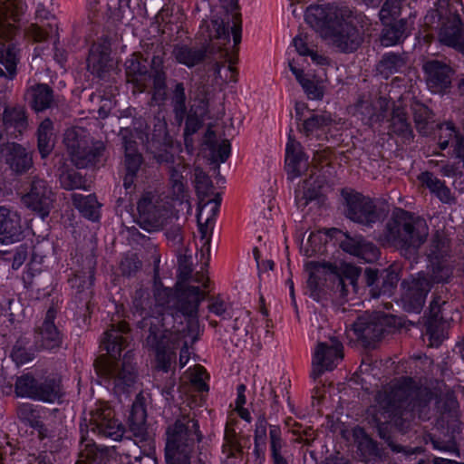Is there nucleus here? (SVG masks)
<instances>
[{
  "instance_id": "nucleus-1",
  "label": "nucleus",
  "mask_w": 464,
  "mask_h": 464,
  "mask_svg": "<svg viewBox=\"0 0 464 464\" xmlns=\"http://www.w3.org/2000/svg\"><path fill=\"white\" fill-rule=\"evenodd\" d=\"M431 392L421 389L411 377H403L388 390L376 394V414L372 417L377 434L396 453L403 447L395 442L393 430L403 431L407 427L406 415L430 403Z\"/></svg>"
},
{
  "instance_id": "nucleus-2",
  "label": "nucleus",
  "mask_w": 464,
  "mask_h": 464,
  "mask_svg": "<svg viewBox=\"0 0 464 464\" xmlns=\"http://www.w3.org/2000/svg\"><path fill=\"white\" fill-rule=\"evenodd\" d=\"M130 345V327L124 321L111 324L102 340L107 355L99 356L94 362L97 374L115 393L127 392L136 382L137 372L133 353L127 351L122 358H117Z\"/></svg>"
},
{
  "instance_id": "nucleus-3",
  "label": "nucleus",
  "mask_w": 464,
  "mask_h": 464,
  "mask_svg": "<svg viewBox=\"0 0 464 464\" xmlns=\"http://www.w3.org/2000/svg\"><path fill=\"white\" fill-rule=\"evenodd\" d=\"M158 305L161 306L160 304ZM163 306L168 307L166 304ZM150 309L149 295L142 289L136 291L132 303V312L134 314H137L142 316V319L138 323V326L148 333L145 337V344L156 353L158 368L168 372L175 357L172 336L174 334L184 331V329L180 330L175 325L171 327L169 325L175 316L180 317L182 315L180 313L167 308V312H157L159 314L154 316L153 313H150Z\"/></svg>"
},
{
  "instance_id": "nucleus-4",
  "label": "nucleus",
  "mask_w": 464,
  "mask_h": 464,
  "mask_svg": "<svg viewBox=\"0 0 464 464\" xmlns=\"http://www.w3.org/2000/svg\"><path fill=\"white\" fill-rule=\"evenodd\" d=\"M463 8L462 0H436L424 22L438 31L441 44L456 51L457 65L464 68V23L459 14Z\"/></svg>"
},
{
  "instance_id": "nucleus-5",
  "label": "nucleus",
  "mask_w": 464,
  "mask_h": 464,
  "mask_svg": "<svg viewBox=\"0 0 464 464\" xmlns=\"http://www.w3.org/2000/svg\"><path fill=\"white\" fill-rule=\"evenodd\" d=\"M353 11L346 3L321 5V39L323 31L333 44L341 52L349 53L357 51L362 38L353 22Z\"/></svg>"
},
{
  "instance_id": "nucleus-6",
  "label": "nucleus",
  "mask_w": 464,
  "mask_h": 464,
  "mask_svg": "<svg viewBox=\"0 0 464 464\" xmlns=\"http://www.w3.org/2000/svg\"><path fill=\"white\" fill-rule=\"evenodd\" d=\"M191 267L188 258L184 256L179 259V277L175 291L166 289L159 293V296L164 295L167 296L165 304L169 309L180 313L188 319L187 328L188 332H195L198 325V310L202 300L205 299L207 293L200 290L199 286L187 285L185 283L189 279ZM164 305V304H160Z\"/></svg>"
},
{
  "instance_id": "nucleus-7",
  "label": "nucleus",
  "mask_w": 464,
  "mask_h": 464,
  "mask_svg": "<svg viewBox=\"0 0 464 464\" xmlns=\"http://www.w3.org/2000/svg\"><path fill=\"white\" fill-rule=\"evenodd\" d=\"M203 435L195 415L182 414L166 430L165 457L167 464H190L196 443Z\"/></svg>"
},
{
  "instance_id": "nucleus-8",
  "label": "nucleus",
  "mask_w": 464,
  "mask_h": 464,
  "mask_svg": "<svg viewBox=\"0 0 464 464\" xmlns=\"http://www.w3.org/2000/svg\"><path fill=\"white\" fill-rule=\"evenodd\" d=\"M426 237V228L420 229L413 214L404 209L393 213L381 235L385 244L401 249L419 248Z\"/></svg>"
},
{
  "instance_id": "nucleus-9",
  "label": "nucleus",
  "mask_w": 464,
  "mask_h": 464,
  "mask_svg": "<svg viewBox=\"0 0 464 464\" xmlns=\"http://www.w3.org/2000/svg\"><path fill=\"white\" fill-rule=\"evenodd\" d=\"M63 143L72 164L83 169L101 162L105 150L102 140H94L82 127H72L65 130Z\"/></svg>"
},
{
  "instance_id": "nucleus-10",
  "label": "nucleus",
  "mask_w": 464,
  "mask_h": 464,
  "mask_svg": "<svg viewBox=\"0 0 464 464\" xmlns=\"http://www.w3.org/2000/svg\"><path fill=\"white\" fill-rule=\"evenodd\" d=\"M25 8L24 0H0V40L8 41L15 33V27L5 20L7 14L16 21L24 13ZM16 62L14 45L0 41V64L5 67L11 77L15 73ZM4 74L3 69L0 68V75Z\"/></svg>"
},
{
  "instance_id": "nucleus-11",
  "label": "nucleus",
  "mask_w": 464,
  "mask_h": 464,
  "mask_svg": "<svg viewBox=\"0 0 464 464\" xmlns=\"http://www.w3.org/2000/svg\"><path fill=\"white\" fill-rule=\"evenodd\" d=\"M341 196L343 199L345 217L351 221L367 227H372L380 221L381 212L373 198L346 188L342 189Z\"/></svg>"
},
{
  "instance_id": "nucleus-12",
  "label": "nucleus",
  "mask_w": 464,
  "mask_h": 464,
  "mask_svg": "<svg viewBox=\"0 0 464 464\" xmlns=\"http://www.w3.org/2000/svg\"><path fill=\"white\" fill-rule=\"evenodd\" d=\"M323 233L331 240L334 239V244H338L343 252L355 256L360 262L371 264L380 258L379 247L362 235L351 236L335 227L329 230L321 227V234Z\"/></svg>"
},
{
  "instance_id": "nucleus-13",
  "label": "nucleus",
  "mask_w": 464,
  "mask_h": 464,
  "mask_svg": "<svg viewBox=\"0 0 464 464\" xmlns=\"http://www.w3.org/2000/svg\"><path fill=\"white\" fill-rule=\"evenodd\" d=\"M170 209V204L165 198L146 192L138 202V224L148 232L160 230L169 218Z\"/></svg>"
},
{
  "instance_id": "nucleus-14",
  "label": "nucleus",
  "mask_w": 464,
  "mask_h": 464,
  "mask_svg": "<svg viewBox=\"0 0 464 464\" xmlns=\"http://www.w3.org/2000/svg\"><path fill=\"white\" fill-rule=\"evenodd\" d=\"M362 269L356 266L342 263L340 266L321 259V296L324 292V283L330 281L331 289L342 297L349 294V286L354 289L361 276Z\"/></svg>"
},
{
  "instance_id": "nucleus-15",
  "label": "nucleus",
  "mask_w": 464,
  "mask_h": 464,
  "mask_svg": "<svg viewBox=\"0 0 464 464\" xmlns=\"http://www.w3.org/2000/svg\"><path fill=\"white\" fill-rule=\"evenodd\" d=\"M297 3L307 4L304 21L311 32L296 36L293 40L294 46L301 57L310 56L313 63L319 64L317 40L319 38V0H296Z\"/></svg>"
},
{
  "instance_id": "nucleus-16",
  "label": "nucleus",
  "mask_w": 464,
  "mask_h": 464,
  "mask_svg": "<svg viewBox=\"0 0 464 464\" xmlns=\"http://www.w3.org/2000/svg\"><path fill=\"white\" fill-rule=\"evenodd\" d=\"M431 284L427 273L420 271L411 275L401 283L400 303L402 309L410 314H420L426 303Z\"/></svg>"
},
{
  "instance_id": "nucleus-17",
  "label": "nucleus",
  "mask_w": 464,
  "mask_h": 464,
  "mask_svg": "<svg viewBox=\"0 0 464 464\" xmlns=\"http://www.w3.org/2000/svg\"><path fill=\"white\" fill-rule=\"evenodd\" d=\"M318 249L319 231L313 230L306 238L304 237L302 239L300 250L304 256L314 257L304 265V294L316 302L319 301V261L316 259Z\"/></svg>"
},
{
  "instance_id": "nucleus-18",
  "label": "nucleus",
  "mask_w": 464,
  "mask_h": 464,
  "mask_svg": "<svg viewBox=\"0 0 464 464\" xmlns=\"http://www.w3.org/2000/svg\"><path fill=\"white\" fill-rule=\"evenodd\" d=\"M14 391L20 397L53 402L60 397V382L55 378H46L41 382L26 373L16 379Z\"/></svg>"
},
{
  "instance_id": "nucleus-19",
  "label": "nucleus",
  "mask_w": 464,
  "mask_h": 464,
  "mask_svg": "<svg viewBox=\"0 0 464 464\" xmlns=\"http://www.w3.org/2000/svg\"><path fill=\"white\" fill-rule=\"evenodd\" d=\"M400 5L386 0L383 4L380 16L383 24V28L380 36V42L382 46H394L402 43L409 34L408 21L405 18L395 19L394 16L399 15Z\"/></svg>"
},
{
  "instance_id": "nucleus-20",
  "label": "nucleus",
  "mask_w": 464,
  "mask_h": 464,
  "mask_svg": "<svg viewBox=\"0 0 464 464\" xmlns=\"http://www.w3.org/2000/svg\"><path fill=\"white\" fill-rule=\"evenodd\" d=\"M448 302L441 300L440 296H434L430 302L424 324L425 335L430 347L438 348L447 338L451 320L450 316L444 314Z\"/></svg>"
},
{
  "instance_id": "nucleus-21",
  "label": "nucleus",
  "mask_w": 464,
  "mask_h": 464,
  "mask_svg": "<svg viewBox=\"0 0 464 464\" xmlns=\"http://www.w3.org/2000/svg\"><path fill=\"white\" fill-rule=\"evenodd\" d=\"M54 193L47 182L38 177H34L30 183L29 191L23 197L24 205L39 215L46 218L53 208Z\"/></svg>"
},
{
  "instance_id": "nucleus-22",
  "label": "nucleus",
  "mask_w": 464,
  "mask_h": 464,
  "mask_svg": "<svg viewBox=\"0 0 464 464\" xmlns=\"http://www.w3.org/2000/svg\"><path fill=\"white\" fill-rule=\"evenodd\" d=\"M87 429L105 438L117 440L122 437L121 423L115 419L114 411L107 405H100L90 412Z\"/></svg>"
},
{
  "instance_id": "nucleus-23",
  "label": "nucleus",
  "mask_w": 464,
  "mask_h": 464,
  "mask_svg": "<svg viewBox=\"0 0 464 464\" xmlns=\"http://www.w3.org/2000/svg\"><path fill=\"white\" fill-rule=\"evenodd\" d=\"M221 197L218 193L214 195L213 199L207 200L204 205L198 207L197 215L200 252L209 254L210 241L215 225V218L219 210Z\"/></svg>"
},
{
  "instance_id": "nucleus-24",
  "label": "nucleus",
  "mask_w": 464,
  "mask_h": 464,
  "mask_svg": "<svg viewBox=\"0 0 464 464\" xmlns=\"http://www.w3.org/2000/svg\"><path fill=\"white\" fill-rule=\"evenodd\" d=\"M428 90L432 93H444L451 87L454 70L444 62L430 60L423 65Z\"/></svg>"
},
{
  "instance_id": "nucleus-25",
  "label": "nucleus",
  "mask_w": 464,
  "mask_h": 464,
  "mask_svg": "<svg viewBox=\"0 0 464 464\" xmlns=\"http://www.w3.org/2000/svg\"><path fill=\"white\" fill-rule=\"evenodd\" d=\"M437 140L439 149H450L449 153L458 159L464 168V134L453 121H446L438 126Z\"/></svg>"
},
{
  "instance_id": "nucleus-26",
  "label": "nucleus",
  "mask_w": 464,
  "mask_h": 464,
  "mask_svg": "<svg viewBox=\"0 0 464 464\" xmlns=\"http://www.w3.org/2000/svg\"><path fill=\"white\" fill-rule=\"evenodd\" d=\"M57 310L53 305L45 313L44 319L35 329L34 343L36 347L45 350L58 349L63 343V334L54 324Z\"/></svg>"
},
{
  "instance_id": "nucleus-27",
  "label": "nucleus",
  "mask_w": 464,
  "mask_h": 464,
  "mask_svg": "<svg viewBox=\"0 0 464 464\" xmlns=\"http://www.w3.org/2000/svg\"><path fill=\"white\" fill-rule=\"evenodd\" d=\"M87 67L91 73L101 79H104L106 73L113 68L111 44L108 41L104 40L92 45L87 58Z\"/></svg>"
},
{
  "instance_id": "nucleus-28",
  "label": "nucleus",
  "mask_w": 464,
  "mask_h": 464,
  "mask_svg": "<svg viewBox=\"0 0 464 464\" xmlns=\"http://www.w3.org/2000/svg\"><path fill=\"white\" fill-rule=\"evenodd\" d=\"M288 66L308 99L317 100L319 98V78L316 70L306 68L304 63H300V58L290 60Z\"/></svg>"
},
{
  "instance_id": "nucleus-29",
  "label": "nucleus",
  "mask_w": 464,
  "mask_h": 464,
  "mask_svg": "<svg viewBox=\"0 0 464 464\" xmlns=\"http://www.w3.org/2000/svg\"><path fill=\"white\" fill-rule=\"evenodd\" d=\"M308 170V159L300 142L289 137L285 149V171L288 179H294Z\"/></svg>"
},
{
  "instance_id": "nucleus-30",
  "label": "nucleus",
  "mask_w": 464,
  "mask_h": 464,
  "mask_svg": "<svg viewBox=\"0 0 464 464\" xmlns=\"http://www.w3.org/2000/svg\"><path fill=\"white\" fill-rule=\"evenodd\" d=\"M23 234L20 215L5 206L0 207V242L19 241Z\"/></svg>"
},
{
  "instance_id": "nucleus-31",
  "label": "nucleus",
  "mask_w": 464,
  "mask_h": 464,
  "mask_svg": "<svg viewBox=\"0 0 464 464\" xmlns=\"http://www.w3.org/2000/svg\"><path fill=\"white\" fill-rule=\"evenodd\" d=\"M420 186L428 189L432 197L443 204H451L455 198L450 188L446 185L445 180L439 179L433 172L425 170L418 175Z\"/></svg>"
},
{
  "instance_id": "nucleus-32",
  "label": "nucleus",
  "mask_w": 464,
  "mask_h": 464,
  "mask_svg": "<svg viewBox=\"0 0 464 464\" xmlns=\"http://www.w3.org/2000/svg\"><path fill=\"white\" fill-rule=\"evenodd\" d=\"M353 331L364 346H374L384 337V330L382 325L360 316L353 324Z\"/></svg>"
},
{
  "instance_id": "nucleus-33",
  "label": "nucleus",
  "mask_w": 464,
  "mask_h": 464,
  "mask_svg": "<svg viewBox=\"0 0 464 464\" xmlns=\"http://www.w3.org/2000/svg\"><path fill=\"white\" fill-rule=\"evenodd\" d=\"M295 201L300 207H305L309 203L319 205V174L316 167L310 169V173L305 178L295 192Z\"/></svg>"
},
{
  "instance_id": "nucleus-34",
  "label": "nucleus",
  "mask_w": 464,
  "mask_h": 464,
  "mask_svg": "<svg viewBox=\"0 0 464 464\" xmlns=\"http://www.w3.org/2000/svg\"><path fill=\"white\" fill-rule=\"evenodd\" d=\"M295 111L297 119L302 123L300 131L308 139L319 138V114L317 113V108L312 105L297 102L295 104Z\"/></svg>"
},
{
  "instance_id": "nucleus-35",
  "label": "nucleus",
  "mask_w": 464,
  "mask_h": 464,
  "mask_svg": "<svg viewBox=\"0 0 464 464\" xmlns=\"http://www.w3.org/2000/svg\"><path fill=\"white\" fill-rule=\"evenodd\" d=\"M208 53V46H190L188 44H175L171 54L176 62L192 68L202 63Z\"/></svg>"
},
{
  "instance_id": "nucleus-36",
  "label": "nucleus",
  "mask_w": 464,
  "mask_h": 464,
  "mask_svg": "<svg viewBox=\"0 0 464 464\" xmlns=\"http://www.w3.org/2000/svg\"><path fill=\"white\" fill-rule=\"evenodd\" d=\"M3 123L7 135L18 138L28 127L25 110L23 107H6L3 112Z\"/></svg>"
},
{
  "instance_id": "nucleus-37",
  "label": "nucleus",
  "mask_w": 464,
  "mask_h": 464,
  "mask_svg": "<svg viewBox=\"0 0 464 464\" xmlns=\"http://www.w3.org/2000/svg\"><path fill=\"white\" fill-rule=\"evenodd\" d=\"M6 163L17 173L26 171L32 166V157L20 144L7 143L2 150Z\"/></svg>"
},
{
  "instance_id": "nucleus-38",
  "label": "nucleus",
  "mask_w": 464,
  "mask_h": 464,
  "mask_svg": "<svg viewBox=\"0 0 464 464\" xmlns=\"http://www.w3.org/2000/svg\"><path fill=\"white\" fill-rule=\"evenodd\" d=\"M250 447V438L236 432L235 429L227 425L225 430L222 451L227 458H238L243 455V450Z\"/></svg>"
},
{
  "instance_id": "nucleus-39",
  "label": "nucleus",
  "mask_w": 464,
  "mask_h": 464,
  "mask_svg": "<svg viewBox=\"0 0 464 464\" xmlns=\"http://www.w3.org/2000/svg\"><path fill=\"white\" fill-rule=\"evenodd\" d=\"M321 374L325 371H333L343 359V343L334 339L332 344L321 342Z\"/></svg>"
},
{
  "instance_id": "nucleus-40",
  "label": "nucleus",
  "mask_w": 464,
  "mask_h": 464,
  "mask_svg": "<svg viewBox=\"0 0 464 464\" xmlns=\"http://www.w3.org/2000/svg\"><path fill=\"white\" fill-rule=\"evenodd\" d=\"M295 425L297 426V429L293 430V433L297 436L295 440L306 446L304 452V464H319L316 449H311L317 438V430L312 427H303L300 423H295Z\"/></svg>"
},
{
  "instance_id": "nucleus-41",
  "label": "nucleus",
  "mask_w": 464,
  "mask_h": 464,
  "mask_svg": "<svg viewBox=\"0 0 464 464\" xmlns=\"http://www.w3.org/2000/svg\"><path fill=\"white\" fill-rule=\"evenodd\" d=\"M125 67L129 81L138 86L142 85L149 72L147 58H144L140 53H134L125 62Z\"/></svg>"
},
{
  "instance_id": "nucleus-42",
  "label": "nucleus",
  "mask_w": 464,
  "mask_h": 464,
  "mask_svg": "<svg viewBox=\"0 0 464 464\" xmlns=\"http://www.w3.org/2000/svg\"><path fill=\"white\" fill-rule=\"evenodd\" d=\"M198 94L196 95L195 99L199 101L200 112L189 113L187 116L185 135H192L196 133L202 126L203 118L208 112V100H207V89L204 84L198 85Z\"/></svg>"
},
{
  "instance_id": "nucleus-43",
  "label": "nucleus",
  "mask_w": 464,
  "mask_h": 464,
  "mask_svg": "<svg viewBox=\"0 0 464 464\" xmlns=\"http://www.w3.org/2000/svg\"><path fill=\"white\" fill-rule=\"evenodd\" d=\"M31 106L36 111H43L55 104L53 89L45 83H38L30 89Z\"/></svg>"
},
{
  "instance_id": "nucleus-44",
  "label": "nucleus",
  "mask_w": 464,
  "mask_h": 464,
  "mask_svg": "<svg viewBox=\"0 0 464 464\" xmlns=\"http://www.w3.org/2000/svg\"><path fill=\"white\" fill-rule=\"evenodd\" d=\"M169 102L176 121L181 124L188 114L187 95L183 82H174L169 92Z\"/></svg>"
},
{
  "instance_id": "nucleus-45",
  "label": "nucleus",
  "mask_w": 464,
  "mask_h": 464,
  "mask_svg": "<svg viewBox=\"0 0 464 464\" xmlns=\"http://www.w3.org/2000/svg\"><path fill=\"white\" fill-rule=\"evenodd\" d=\"M147 411L143 398L140 395L132 403L129 416V426L135 436H142L146 430Z\"/></svg>"
},
{
  "instance_id": "nucleus-46",
  "label": "nucleus",
  "mask_w": 464,
  "mask_h": 464,
  "mask_svg": "<svg viewBox=\"0 0 464 464\" xmlns=\"http://www.w3.org/2000/svg\"><path fill=\"white\" fill-rule=\"evenodd\" d=\"M355 113L360 116L362 123L370 128L382 121L384 115L370 100L359 99L355 104Z\"/></svg>"
},
{
  "instance_id": "nucleus-47",
  "label": "nucleus",
  "mask_w": 464,
  "mask_h": 464,
  "mask_svg": "<svg viewBox=\"0 0 464 464\" xmlns=\"http://www.w3.org/2000/svg\"><path fill=\"white\" fill-rule=\"evenodd\" d=\"M37 146L42 158H46L54 148L53 123L49 119H44L37 130Z\"/></svg>"
},
{
  "instance_id": "nucleus-48",
  "label": "nucleus",
  "mask_w": 464,
  "mask_h": 464,
  "mask_svg": "<svg viewBox=\"0 0 464 464\" xmlns=\"http://www.w3.org/2000/svg\"><path fill=\"white\" fill-rule=\"evenodd\" d=\"M400 281V273L394 269H386L381 274L379 287L372 290V298L390 297L393 295Z\"/></svg>"
},
{
  "instance_id": "nucleus-49",
  "label": "nucleus",
  "mask_w": 464,
  "mask_h": 464,
  "mask_svg": "<svg viewBox=\"0 0 464 464\" xmlns=\"http://www.w3.org/2000/svg\"><path fill=\"white\" fill-rule=\"evenodd\" d=\"M106 451L82 437L79 457L75 464H104Z\"/></svg>"
},
{
  "instance_id": "nucleus-50",
  "label": "nucleus",
  "mask_w": 464,
  "mask_h": 464,
  "mask_svg": "<svg viewBox=\"0 0 464 464\" xmlns=\"http://www.w3.org/2000/svg\"><path fill=\"white\" fill-rule=\"evenodd\" d=\"M73 206L81 212V214L91 219L96 220L99 218V203L94 195L83 196L82 194H72Z\"/></svg>"
},
{
  "instance_id": "nucleus-51",
  "label": "nucleus",
  "mask_w": 464,
  "mask_h": 464,
  "mask_svg": "<svg viewBox=\"0 0 464 464\" xmlns=\"http://www.w3.org/2000/svg\"><path fill=\"white\" fill-rule=\"evenodd\" d=\"M204 144L211 150L213 159L225 162L230 156L231 145L228 140H223L218 144L216 133L209 127L204 136Z\"/></svg>"
},
{
  "instance_id": "nucleus-52",
  "label": "nucleus",
  "mask_w": 464,
  "mask_h": 464,
  "mask_svg": "<svg viewBox=\"0 0 464 464\" xmlns=\"http://www.w3.org/2000/svg\"><path fill=\"white\" fill-rule=\"evenodd\" d=\"M144 52L147 60L149 58L151 60L150 67L152 74L166 72L164 60L167 51L162 43L156 41L150 44H146L144 46Z\"/></svg>"
},
{
  "instance_id": "nucleus-53",
  "label": "nucleus",
  "mask_w": 464,
  "mask_h": 464,
  "mask_svg": "<svg viewBox=\"0 0 464 464\" xmlns=\"http://www.w3.org/2000/svg\"><path fill=\"white\" fill-rule=\"evenodd\" d=\"M193 182L199 200L198 207H201L214 194L213 184L209 176L198 166L194 168Z\"/></svg>"
},
{
  "instance_id": "nucleus-54",
  "label": "nucleus",
  "mask_w": 464,
  "mask_h": 464,
  "mask_svg": "<svg viewBox=\"0 0 464 464\" xmlns=\"http://www.w3.org/2000/svg\"><path fill=\"white\" fill-rule=\"evenodd\" d=\"M148 144L165 145L169 142L167 122L165 116L159 112L152 120L151 132L147 136Z\"/></svg>"
},
{
  "instance_id": "nucleus-55",
  "label": "nucleus",
  "mask_w": 464,
  "mask_h": 464,
  "mask_svg": "<svg viewBox=\"0 0 464 464\" xmlns=\"http://www.w3.org/2000/svg\"><path fill=\"white\" fill-rule=\"evenodd\" d=\"M137 146L135 140L123 137L126 171L137 173L142 164L143 159L139 153Z\"/></svg>"
},
{
  "instance_id": "nucleus-56",
  "label": "nucleus",
  "mask_w": 464,
  "mask_h": 464,
  "mask_svg": "<svg viewBox=\"0 0 464 464\" xmlns=\"http://www.w3.org/2000/svg\"><path fill=\"white\" fill-rule=\"evenodd\" d=\"M431 288L435 284H447L453 276V267L443 260L431 262L430 274H427Z\"/></svg>"
},
{
  "instance_id": "nucleus-57",
  "label": "nucleus",
  "mask_w": 464,
  "mask_h": 464,
  "mask_svg": "<svg viewBox=\"0 0 464 464\" xmlns=\"http://www.w3.org/2000/svg\"><path fill=\"white\" fill-rule=\"evenodd\" d=\"M59 182L61 187L66 190L78 188L87 190L85 179L73 169L63 168L60 169Z\"/></svg>"
},
{
  "instance_id": "nucleus-58",
  "label": "nucleus",
  "mask_w": 464,
  "mask_h": 464,
  "mask_svg": "<svg viewBox=\"0 0 464 464\" xmlns=\"http://www.w3.org/2000/svg\"><path fill=\"white\" fill-rule=\"evenodd\" d=\"M404 64L401 54L394 52L385 53L378 63V70L382 74L388 77L391 74L399 72Z\"/></svg>"
},
{
  "instance_id": "nucleus-59",
  "label": "nucleus",
  "mask_w": 464,
  "mask_h": 464,
  "mask_svg": "<svg viewBox=\"0 0 464 464\" xmlns=\"http://www.w3.org/2000/svg\"><path fill=\"white\" fill-rule=\"evenodd\" d=\"M165 145L148 144V150L153 155V159L160 165H165L168 168L178 162V158L169 150V148Z\"/></svg>"
},
{
  "instance_id": "nucleus-60",
  "label": "nucleus",
  "mask_w": 464,
  "mask_h": 464,
  "mask_svg": "<svg viewBox=\"0 0 464 464\" xmlns=\"http://www.w3.org/2000/svg\"><path fill=\"white\" fill-rule=\"evenodd\" d=\"M57 29L58 27L56 23H47L42 25L32 24L27 28V34L35 42H44L51 35L56 34Z\"/></svg>"
},
{
  "instance_id": "nucleus-61",
  "label": "nucleus",
  "mask_w": 464,
  "mask_h": 464,
  "mask_svg": "<svg viewBox=\"0 0 464 464\" xmlns=\"http://www.w3.org/2000/svg\"><path fill=\"white\" fill-rule=\"evenodd\" d=\"M208 37L210 39L222 40L223 45L229 43V32L223 19L214 17L208 25Z\"/></svg>"
},
{
  "instance_id": "nucleus-62",
  "label": "nucleus",
  "mask_w": 464,
  "mask_h": 464,
  "mask_svg": "<svg viewBox=\"0 0 464 464\" xmlns=\"http://www.w3.org/2000/svg\"><path fill=\"white\" fill-rule=\"evenodd\" d=\"M389 131L402 139L412 137V130L405 116H393L390 123Z\"/></svg>"
},
{
  "instance_id": "nucleus-63",
  "label": "nucleus",
  "mask_w": 464,
  "mask_h": 464,
  "mask_svg": "<svg viewBox=\"0 0 464 464\" xmlns=\"http://www.w3.org/2000/svg\"><path fill=\"white\" fill-rule=\"evenodd\" d=\"M16 414L20 420L28 423L34 428H42V422L37 419V411L30 403H22L16 409Z\"/></svg>"
},
{
  "instance_id": "nucleus-64",
  "label": "nucleus",
  "mask_w": 464,
  "mask_h": 464,
  "mask_svg": "<svg viewBox=\"0 0 464 464\" xmlns=\"http://www.w3.org/2000/svg\"><path fill=\"white\" fill-rule=\"evenodd\" d=\"M152 100L159 104L164 102L167 99V73L152 74Z\"/></svg>"
}]
</instances>
